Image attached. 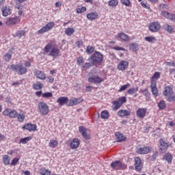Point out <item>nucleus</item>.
Here are the masks:
<instances>
[{"label": "nucleus", "instance_id": "f257e3e1", "mask_svg": "<svg viewBox=\"0 0 175 175\" xmlns=\"http://www.w3.org/2000/svg\"><path fill=\"white\" fill-rule=\"evenodd\" d=\"M44 53H49V55L53 58H57L59 55V49L55 41H50L44 49Z\"/></svg>", "mask_w": 175, "mask_h": 175}, {"label": "nucleus", "instance_id": "f03ea898", "mask_svg": "<svg viewBox=\"0 0 175 175\" xmlns=\"http://www.w3.org/2000/svg\"><path fill=\"white\" fill-rule=\"evenodd\" d=\"M88 61L92 62V65H94L95 66L100 65L102 61H103V55L100 52H96L90 56Z\"/></svg>", "mask_w": 175, "mask_h": 175}, {"label": "nucleus", "instance_id": "7ed1b4c3", "mask_svg": "<svg viewBox=\"0 0 175 175\" xmlns=\"http://www.w3.org/2000/svg\"><path fill=\"white\" fill-rule=\"evenodd\" d=\"M10 70H12L13 72H16L18 75H25L27 73V69L23 66V64H12L8 66Z\"/></svg>", "mask_w": 175, "mask_h": 175}, {"label": "nucleus", "instance_id": "20e7f679", "mask_svg": "<svg viewBox=\"0 0 175 175\" xmlns=\"http://www.w3.org/2000/svg\"><path fill=\"white\" fill-rule=\"evenodd\" d=\"M38 109L41 116H47V114H49V113L50 112L49 105H47L44 102H40L38 103Z\"/></svg>", "mask_w": 175, "mask_h": 175}, {"label": "nucleus", "instance_id": "39448f33", "mask_svg": "<svg viewBox=\"0 0 175 175\" xmlns=\"http://www.w3.org/2000/svg\"><path fill=\"white\" fill-rule=\"evenodd\" d=\"M55 24L53 22H50L47 23L45 26H43L38 31V34H43L46 32H48V31H51V29H53L54 28Z\"/></svg>", "mask_w": 175, "mask_h": 175}, {"label": "nucleus", "instance_id": "423d86ee", "mask_svg": "<svg viewBox=\"0 0 175 175\" xmlns=\"http://www.w3.org/2000/svg\"><path fill=\"white\" fill-rule=\"evenodd\" d=\"M3 116L10 117V118H16L18 116V113H17V111L15 109H5L3 111Z\"/></svg>", "mask_w": 175, "mask_h": 175}, {"label": "nucleus", "instance_id": "0eeeda50", "mask_svg": "<svg viewBox=\"0 0 175 175\" xmlns=\"http://www.w3.org/2000/svg\"><path fill=\"white\" fill-rule=\"evenodd\" d=\"M89 83H92L93 84H99L100 83H103V81H105V79L103 78L99 77L98 75H93L88 78Z\"/></svg>", "mask_w": 175, "mask_h": 175}, {"label": "nucleus", "instance_id": "6e6552de", "mask_svg": "<svg viewBox=\"0 0 175 175\" xmlns=\"http://www.w3.org/2000/svg\"><path fill=\"white\" fill-rule=\"evenodd\" d=\"M111 166L115 170H120V169H125L126 167L125 164L122 163V162L120 161H116L111 163Z\"/></svg>", "mask_w": 175, "mask_h": 175}, {"label": "nucleus", "instance_id": "1a4fd4ad", "mask_svg": "<svg viewBox=\"0 0 175 175\" xmlns=\"http://www.w3.org/2000/svg\"><path fill=\"white\" fill-rule=\"evenodd\" d=\"M18 23H20V18L16 16L14 18H8L5 24L9 27H12L13 25H16V24H18Z\"/></svg>", "mask_w": 175, "mask_h": 175}, {"label": "nucleus", "instance_id": "9d476101", "mask_svg": "<svg viewBox=\"0 0 175 175\" xmlns=\"http://www.w3.org/2000/svg\"><path fill=\"white\" fill-rule=\"evenodd\" d=\"M161 29V25L158 22H152L149 25L150 32H158Z\"/></svg>", "mask_w": 175, "mask_h": 175}, {"label": "nucleus", "instance_id": "9b49d317", "mask_svg": "<svg viewBox=\"0 0 175 175\" xmlns=\"http://www.w3.org/2000/svg\"><path fill=\"white\" fill-rule=\"evenodd\" d=\"M79 131L80 133H81L83 137L86 140H89L90 135H88V129L84 126H79Z\"/></svg>", "mask_w": 175, "mask_h": 175}, {"label": "nucleus", "instance_id": "f8f14e48", "mask_svg": "<svg viewBox=\"0 0 175 175\" xmlns=\"http://www.w3.org/2000/svg\"><path fill=\"white\" fill-rule=\"evenodd\" d=\"M159 143V151H161V152H165L169 147V144L166 143L163 139H160Z\"/></svg>", "mask_w": 175, "mask_h": 175}, {"label": "nucleus", "instance_id": "ddd939ff", "mask_svg": "<svg viewBox=\"0 0 175 175\" xmlns=\"http://www.w3.org/2000/svg\"><path fill=\"white\" fill-rule=\"evenodd\" d=\"M135 167L137 172H140V170H142L143 165H142V159H140V157L135 158Z\"/></svg>", "mask_w": 175, "mask_h": 175}, {"label": "nucleus", "instance_id": "4468645a", "mask_svg": "<svg viewBox=\"0 0 175 175\" xmlns=\"http://www.w3.org/2000/svg\"><path fill=\"white\" fill-rule=\"evenodd\" d=\"M146 113H147V109L146 108H138L136 111L137 117L139 118H144L146 117Z\"/></svg>", "mask_w": 175, "mask_h": 175}, {"label": "nucleus", "instance_id": "2eb2a0df", "mask_svg": "<svg viewBox=\"0 0 175 175\" xmlns=\"http://www.w3.org/2000/svg\"><path fill=\"white\" fill-rule=\"evenodd\" d=\"M128 66H129V63L127 61L122 60L118 65V69L119 70H125L128 68Z\"/></svg>", "mask_w": 175, "mask_h": 175}, {"label": "nucleus", "instance_id": "dca6fc26", "mask_svg": "<svg viewBox=\"0 0 175 175\" xmlns=\"http://www.w3.org/2000/svg\"><path fill=\"white\" fill-rule=\"evenodd\" d=\"M34 76L37 79H39L40 80H45L46 79V74H44L43 72L39 70H34Z\"/></svg>", "mask_w": 175, "mask_h": 175}, {"label": "nucleus", "instance_id": "f3484780", "mask_svg": "<svg viewBox=\"0 0 175 175\" xmlns=\"http://www.w3.org/2000/svg\"><path fill=\"white\" fill-rule=\"evenodd\" d=\"M151 150H152L151 147L145 146L139 148L137 152H138V154H145L151 152Z\"/></svg>", "mask_w": 175, "mask_h": 175}, {"label": "nucleus", "instance_id": "a211bd4d", "mask_svg": "<svg viewBox=\"0 0 175 175\" xmlns=\"http://www.w3.org/2000/svg\"><path fill=\"white\" fill-rule=\"evenodd\" d=\"M2 15L4 17H8V16L12 14V9L9 6H4L1 8Z\"/></svg>", "mask_w": 175, "mask_h": 175}, {"label": "nucleus", "instance_id": "6ab92c4d", "mask_svg": "<svg viewBox=\"0 0 175 175\" xmlns=\"http://www.w3.org/2000/svg\"><path fill=\"white\" fill-rule=\"evenodd\" d=\"M83 102V99L81 98H73V99H70L68 101V104H67V106H75L76 105H79Z\"/></svg>", "mask_w": 175, "mask_h": 175}, {"label": "nucleus", "instance_id": "aec40b11", "mask_svg": "<svg viewBox=\"0 0 175 175\" xmlns=\"http://www.w3.org/2000/svg\"><path fill=\"white\" fill-rule=\"evenodd\" d=\"M116 38H119L123 42H129V40H131V38L129 37V36L124 33H118V35L116 36Z\"/></svg>", "mask_w": 175, "mask_h": 175}, {"label": "nucleus", "instance_id": "412c9836", "mask_svg": "<svg viewBox=\"0 0 175 175\" xmlns=\"http://www.w3.org/2000/svg\"><path fill=\"white\" fill-rule=\"evenodd\" d=\"M68 100V97H59L57 98V103H59L60 106H64V105H69Z\"/></svg>", "mask_w": 175, "mask_h": 175}, {"label": "nucleus", "instance_id": "4be33fe9", "mask_svg": "<svg viewBox=\"0 0 175 175\" xmlns=\"http://www.w3.org/2000/svg\"><path fill=\"white\" fill-rule=\"evenodd\" d=\"M23 128V129H26L27 131H29V132H32V131H36L37 126H36V124L27 123Z\"/></svg>", "mask_w": 175, "mask_h": 175}, {"label": "nucleus", "instance_id": "5701e85b", "mask_svg": "<svg viewBox=\"0 0 175 175\" xmlns=\"http://www.w3.org/2000/svg\"><path fill=\"white\" fill-rule=\"evenodd\" d=\"M118 116H119V117H128L131 116V112L126 109H120L118 111Z\"/></svg>", "mask_w": 175, "mask_h": 175}, {"label": "nucleus", "instance_id": "b1692460", "mask_svg": "<svg viewBox=\"0 0 175 175\" xmlns=\"http://www.w3.org/2000/svg\"><path fill=\"white\" fill-rule=\"evenodd\" d=\"M98 17V12H92L87 14V18H88V20H90L91 21L94 20H96Z\"/></svg>", "mask_w": 175, "mask_h": 175}, {"label": "nucleus", "instance_id": "393cba45", "mask_svg": "<svg viewBox=\"0 0 175 175\" xmlns=\"http://www.w3.org/2000/svg\"><path fill=\"white\" fill-rule=\"evenodd\" d=\"M80 146V142L79 141V139L77 138H74L72 141L70 143V147L72 148V150H75L77 148Z\"/></svg>", "mask_w": 175, "mask_h": 175}, {"label": "nucleus", "instance_id": "a878e982", "mask_svg": "<svg viewBox=\"0 0 175 175\" xmlns=\"http://www.w3.org/2000/svg\"><path fill=\"white\" fill-rule=\"evenodd\" d=\"M160 77L161 72H155L151 78V83H154V84H157V81H158V79H159Z\"/></svg>", "mask_w": 175, "mask_h": 175}, {"label": "nucleus", "instance_id": "bb28decb", "mask_svg": "<svg viewBox=\"0 0 175 175\" xmlns=\"http://www.w3.org/2000/svg\"><path fill=\"white\" fill-rule=\"evenodd\" d=\"M152 94L154 96H158V88H157V83H152L150 85Z\"/></svg>", "mask_w": 175, "mask_h": 175}, {"label": "nucleus", "instance_id": "cd10ccee", "mask_svg": "<svg viewBox=\"0 0 175 175\" xmlns=\"http://www.w3.org/2000/svg\"><path fill=\"white\" fill-rule=\"evenodd\" d=\"M25 1L27 0H16V9H18V10H21L24 8V5H23V3L25 2Z\"/></svg>", "mask_w": 175, "mask_h": 175}, {"label": "nucleus", "instance_id": "c85d7f7f", "mask_svg": "<svg viewBox=\"0 0 175 175\" xmlns=\"http://www.w3.org/2000/svg\"><path fill=\"white\" fill-rule=\"evenodd\" d=\"M173 88L170 86H166L165 88V90L163 92V96H170L171 94H173Z\"/></svg>", "mask_w": 175, "mask_h": 175}, {"label": "nucleus", "instance_id": "c756f323", "mask_svg": "<svg viewBox=\"0 0 175 175\" xmlns=\"http://www.w3.org/2000/svg\"><path fill=\"white\" fill-rule=\"evenodd\" d=\"M116 137L119 143H121V142H125V139H126L122 134H121L120 132H117L115 134Z\"/></svg>", "mask_w": 175, "mask_h": 175}, {"label": "nucleus", "instance_id": "7c9ffc66", "mask_svg": "<svg viewBox=\"0 0 175 175\" xmlns=\"http://www.w3.org/2000/svg\"><path fill=\"white\" fill-rule=\"evenodd\" d=\"M43 87H44V85H43V83H41L40 81H38L36 83L33 84V90H42Z\"/></svg>", "mask_w": 175, "mask_h": 175}, {"label": "nucleus", "instance_id": "2f4dec72", "mask_svg": "<svg viewBox=\"0 0 175 175\" xmlns=\"http://www.w3.org/2000/svg\"><path fill=\"white\" fill-rule=\"evenodd\" d=\"M58 146V141L57 139H51L49 142V146L51 148H55Z\"/></svg>", "mask_w": 175, "mask_h": 175}, {"label": "nucleus", "instance_id": "473e14b6", "mask_svg": "<svg viewBox=\"0 0 175 175\" xmlns=\"http://www.w3.org/2000/svg\"><path fill=\"white\" fill-rule=\"evenodd\" d=\"M164 159L168 163H172V161H173V155L170 153H166L164 156Z\"/></svg>", "mask_w": 175, "mask_h": 175}, {"label": "nucleus", "instance_id": "72a5a7b5", "mask_svg": "<svg viewBox=\"0 0 175 175\" xmlns=\"http://www.w3.org/2000/svg\"><path fill=\"white\" fill-rule=\"evenodd\" d=\"M139 91V88H131L127 90V94L129 95H134V94H136Z\"/></svg>", "mask_w": 175, "mask_h": 175}, {"label": "nucleus", "instance_id": "f704fd0d", "mask_svg": "<svg viewBox=\"0 0 175 175\" xmlns=\"http://www.w3.org/2000/svg\"><path fill=\"white\" fill-rule=\"evenodd\" d=\"M32 139V137L31 136H29V137H25V138H21L20 139V142H19V144H27V143H28V142H29L30 140H31Z\"/></svg>", "mask_w": 175, "mask_h": 175}, {"label": "nucleus", "instance_id": "c9c22d12", "mask_svg": "<svg viewBox=\"0 0 175 175\" xmlns=\"http://www.w3.org/2000/svg\"><path fill=\"white\" fill-rule=\"evenodd\" d=\"M65 33L68 36H72V35L75 33V29H73V27H68L66 29Z\"/></svg>", "mask_w": 175, "mask_h": 175}, {"label": "nucleus", "instance_id": "e433bc0d", "mask_svg": "<svg viewBox=\"0 0 175 175\" xmlns=\"http://www.w3.org/2000/svg\"><path fill=\"white\" fill-rule=\"evenodd\" d=\"M129 49L132 51H137L139 50V45L136 43H132L129 45Z\"/></svg>", "mask_w": 175, "mask_h": 175}, {"label": "nucleus", "instance_id": "4c0bfd02", "mask_svg": "<svg viewBox=\"0 0 175 175\" xmlns=\"http://www.w3.org/2000/svg\"><path fill=\"white\" fill-rule=\"evenodd\" d=\"M145 40L149 43H155L157 38L155 37L150 36L145 38Z\"/></svg>", "mask_w": 175, "mask_h": 175}, {"label": "nucleus", "instance_id": "58836bf2", "mask_svg": "<svg viewBox=\"0 0 175 175\" xmlns=\"http://www.w3.org/2000/svg\"><path fill=\"white\" fill-rule=\"evenodd\" d=\"M164 29H165V31H168L169 33H173L174 32L173 27L169 25H165Z\"/></svg>", "mask_w": 175, "mask_h": 175}, {"label": "nucleus", "instance_id": "ea45409f", "mask_svg": "<svg viewBox=\"0 0 175 175\" xmlns=\"http://www.w3.org/2000/svg\"><path fill=\"white\" fill-rule=\"evenodd\" d=\"M25 36V31L24 30H19L16 33V38H23V36Z\"/></svg>", "mask_w": 175, "mask_h": 175}, {"label": "nucleus", "instance_id": "a19ab883", "mask_svg": "<svg viewBox=\"0 0 175 175\" xmlns=\"http://www.w3.org/2000/svg\"><path fill=\"white\" fill-rule=\"evenodd\" d=\"M158 107L160 109V110H163V109L166 108V103H165V100H161L158 103Z\"/></svg>", "mask_w": 175, "mask_h": 175}, {"label": "nucleus", "instance_id": "79ce46f5", "mask_svg": "<svg viewBox=\"0 0 175 175\" xmlns=\"http://www.w3.org/2000/svg\"><path fill=\"white\" fill-rule=\"evenodd\" d=\"M101 118H103V120H107V118H109V111H103L101 112Z\"/></svg>", "mask_w": 175, "mask_h": 175}, {"label": "nucleus", "instance_id": "37998d69", "mask_svg": "<svg viewBox=\"0 0 175 175\" xmlns=\"http://www.w3.org/2000/svg\"><path fill=\"white\" fill-rule=\"evenodd\" d=\"M113 105V110H118V109L122 106V104H121L118 100L114 101Z\"/></svg>", "mask_w": 175, "mask_h": 175}, {"label": "nucleus", "instance_id": "c03bdc74", "mask_svg": "<svg viewBox=\"0 0 175 175\" xmlns=\"http://www.w3.org/2000/svg\"><path fill=\"white\" fill-rule=\"evenodd\" d=\"M167 100L168 102H174L175 100V94L172 92V94H170V96H167Z\"/></svg>", "mask_w": 175, "mask_h": 175}, {"label": "nucleus", "instance_id": "a18cd8bd", "mask_svg": "<svg viewBox=\"0 0 175 175\" xmlns=\"http://www.w3.org/2000/svg\"><path fill=\"white\" fill-rule=\"evenodd\" d=\"M3 161L5 165H9V163H10V158L9 157V155H4L3 157Z\"/></svg>", "mask_w": 175, "mask_h": 175}, {"label": "nucleus", "instance_id": "49530a36", "mask_svg": "<svg viewBox=\"0 0 175 175\" xmlns=\"http://www.w3.org/2000/svg\"><path fill=\"white\" fill-rule=\"evenodd\" d=\"M94 65L92 64L91 62H90V63H85L83 65H82V68L83 69H90V68H91V66H94Z\"/></svg>", "mask_w": 175, "mask_h": 175}, {"label": "nucleus", "instance_id": "de8ad7c7", "mask_svg": "<svg viewBox=\"0 0 175 175\" xmlns=\"http://www.w3.org/2000/svg\"><path fill=\"white\" fill-rule=\"evenodd\" d=\"M109 6H117L118 5V0H111L108 3Z\"/></svg>", "mask_w": 175, "mask_h": 175}, {"label": "nucleus", "instance_id": "09e8293b", "mask_svg": "<svg viewBox=\"0 0 175 175\" xmlns=\"http://www.w3.org/2000/svg\"><path fill=\"white\" fill-rule=\"evenodd\" d=\"M129 87H131V84H129V83L124 85L118 90V92H122V91H125V90H127V88H129Z\"/></svg>", "mask_w": 175, "mask_h": 175}, {"label": "nucleus", "instance_id": "8fccbe9b", "mask_svg": "<svg viewBox=\"0 0 175 175\" xmlns=\"http://www.w3.org/2000/svg\"><path fill=\"white\" fill-rule=\"evenodd\" d=\"M77 65H83V64H84V58L83 57V56L77 58Z\"/></svg>", "mask_w": 175, "mask_h": 175}, {"label": "nucleus", "instance_id": "3c124183", "mask_svg": "<svg viewBox=\"0 0 175 175\" xmlns=\"http://www.w3.org/2000/svg\"><path fill=\"white\" fill-rule=\"evenodd\" d=\"M139 92L144 94V96H148L150 95V92L147 89H141Z\"/></svg>", "mask_w": 175, "mask_h": 175}, {"label": "nucleus", "instance_id": "603ef678", "mask_svg": "<svg viewBox=\"0 0 175 175\" xmlns=\"http://www.w3.org/2000/svg\"><path fill=\"white\" fill-rule=\"evenodd\" d=\"M18 161H20V159H18L17 157L14 158L11 162V165L12 166H16L17 165V163L18 162Z\"/></svg>", "mask_w": 175, "mask_h": 175}, {"label": "nucleus", "instance_id": "864d4df0", "mask_svg": "<svg viewBox=\"0 0 175 175\" xmlns=\"http://www.w3.org/2000/svg\"><path fill=\"white\" fill-rule=\"evenodd\" d=\"M53 96V93L46 92L42 94V98H51Z\"/></svg>", "mask_w": 175, "mask_h": 175}, {"label": "nucleus", "instance_id": "5fc2aeb1", "mask_svg": "<svg viewBox=\"0 0 175 175\" xmlns=\"http://www.w3.org/2000/svg\"><path fill=\"white\" fill-rule=\"evenodd\" d=\"M161 14L163 17L165 18H169V16L170 15V13H169L167 11H162Z\"/></svg>", "mask_w": 175, "mask_h": 175}, {"label": "nucleus", "instance_id": "6e6d98bb", "mask_svg": "<svg viewBox=\"0 0 175 175\" xmlns=\"http://www.w3.org/2000/svg\"><path fill=\"white\" fill-rule=\"evenodd\" d=\"M85 10H87V8L85 7H82L81 8H78L77 10V13L81 14V13H84V12H85Z\"/></svg>", "mask_w": 175, "mask_h": 175}, {"label": "nucleus", "instance_id": "4d7b16f0", "mask_svg": "<svg viewBox=\"0 0 175 175\" xmlns=\"http://www.w3.org/2000/svg\"><path fill=\"white\" fill-rule=\"evenodd\" d=\"M94 50H95V48L91 46H87V49H86L87 53H89L90 54H91L92 53H94Z\"/></svg>", "mask_w": 175, "mask_h": 175}, {"label": "nucleus", "instance_id": "13d9d810", "mask_svg": "<svg viewBox=\"0 0 175 175\" xmlns=\"http://www.w3.org/2000/svg\"><path fill=\"white\" fill-rule=\"evenodd\" d=\"M121 3L125 6H129L131 5V1L129 0H120Z\"/></svg>", "mask_w": 175, "mask_h": 175}, {"label": "nucleus", "instance_id": "bf43d9fd", "mask_svg": "<svg viewBox=\"0 0 175 175\" xmlns=\"http://www.w3.org/2000/svg\"><path fill=\"white\" fill-rule=\"evenodd\" d=\"M25 118V116L23 115V114H19L18 116V120L20 122H23V121H24V119Z\"/></svg>", "mask_w": 175, "mask_h": 175}, {"label": "nucleus", "instance_id": "052dcab7", "mask_svg": "<svg viewBox=\"0 0 175 175\" xmlns=\"http://www.w3.org/2000/svg\"><path fill=\"white\" fill-rule=\"evenodd\" d=\"M118 101H119L121 105H124V103L126 102V98L124 96L120 97Z\"/></svg>", "mask_w": 175, "mask_h": 175}, {"label": "nucleus", "instance_id": "680f3d73", "mask_svg": "<svg viewBox=\"0 0 175 175\" xmlns=\"http://www.w3.org/2000/svg\"><path fill=\"white\" fill-rule=\"evenodd\" d=\"M113 49L116 50L117 51H126L125 49L121 46H114Z\"/></svg>", "mask_w": 175, "mask_h": 175}, {"label": "nucleus", "instance_id": "e2e57ef3", "mask_svg": "<svg viewBox=\"0 0 175 175\" xmlns=\"http://www.w3.org/2000/svg\"><path fill=\"white\" fill-rule=\"evenodd\" d=\"M51 172L49 170H42V175H50Z\"/></svg>", "mask_w": 175, "mask_h": 175}, {"label": "nucleus", "instance_id": "0e129e2a", "mask_svg": "<svg viewBox=\"0 0 175 175\" xmlns=\"http://www.w3.org/2000/svg\"><path fill=\"white\" fill-rule=\"evenodd\" d=\"M168 20H171V21L174 22L175 21V14H170V16H168Z\"/></svg>", "mask_w": 175, "mask_h": 175}, {"label": "nucleus", "instance_id": "69168bd1", "mask_svg": "<svg viewBox=\"0 0 175 175\" xmlns=\"http://www.w3.org/2000/svg\"><path fill=\"white\" fill-rule=\"evenodd\" d=\"M4 58L5 59V61H10V59H12V55L10 54H5L4 56Z\"/></svg>", "mask_w": 175, "mask_h": 175}, {"label": "nucleus", "instance_id": "338daca9", "mask_svg": "<svg viewBox=\"0 0 175 175\" xmlns=\"http://www.w3.org/2000/svg\"><path fill=\"white\" fill-rule=\"evenodd\" d=\"M49 83H54V77L49 76L47 77Z\"/></svg>", "mask_w": 175, "mask_h": 175}, {"label": "nucleus", "instance_id": "774afa93", "mask_svg": "<svg viewBox=\"0 0 175 175\" xmlns=\"http://www.w3.org/2000/svg\"><path fill=\"white\" fill-rule=\"evenodd\" d=\"M76 46H77V47H81V46H83V41H78L76 42Z\"/></svg>", "mask_w": 175, "mask_h": 175}]
</instances>
